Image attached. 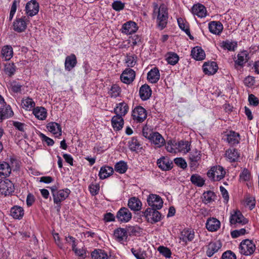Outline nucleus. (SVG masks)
<instances>
[{
    "mask_svg": "<svg viewBox=\"0 0 259 259\" xmlns=\"http://www.w3.org/2000/svg\"><path fill=\"white\" fill-rule=\"evenodd\" d=\"M123 122V118L120 116V115H116L114 116L111 119L112 125L114 129L116 131H119L122 128Z\"/></svg>",
    "mask_w": 259,
    "mask_h": 259,
    "instance_id": "obj_33",
    "label": "nucleus"
},
{
    "mask_svg": "<svg viewBox=\"0 0 259 259\" xmlns=\"http://www.w3.org/2000/svg\"><path fill=\"white\" fill-rule=\"evenodd\" d=\"M149 141L153 144L155 148H161L164 144L165 141L162 136L158 132H154L150 138Z\"/></svg>",
    "mask_w": 259,
    "mask_h": 259,
    "instance_id": "obj_11",
    "label": "nucleus"
},
{
    "mask_svg": "<svg viewBox=\"0 0 259 259\" xmlns=\"http://www.w3.org/2000/svg\"><path fill=\"white\" fill-rule=\"evenodd\" d=\"M248 59V55L246 51L240 52L237 55V59L235 61V64L242 66Z\"/></svg>",
    "mask_w": 259,
    "mask_h": 259,
    "instance_id": "obj_40",
    "label": "nucleus"
},
{
    "mask_svg": "<svg viewBox=\"0 0 259 259\" xmlns=\"http://www.w3.org/2000/svg\"><path fill=\"white\" fill-rule=\"evenodd\" d=\"M70 193V190L68 188H66L60 190L57 192L56 194H54L53 200L54 203L56 204L55 208L57 211H60L61 202L65 200L68 197Z\"/></svg>",
    "mask_w": 259,
    "mask_h": 259,
    "instance_id": "obj_3",
    "label": "nucleus"
},
{
    "mask_svg": "<svg viewBox=\"0 0 259 259\" xmlns=\"http://www.w3.org/2000/svg\"><path fill=\"white\" fill-rule=\"evenodd\" d=\"M159 78V71L156 67L152 69L147 74V79L151 83H156Z\"/></svg>",
    "mask_w": 259,
    "mask_h": 259,
    "instance_id": "obj_32",
    "label": "nucleus"
},
{
    "mask_svg": "<svg viewBox=\"0 0 259 259\" xmlns=\"http://www.w3.org/2000/svg\"><path fill=\"white\" fill-rule=\"evenodd\" d=\"M136 76L134 70L130 68L125 69L120 75L121 80L124 83L130 84L132 83Z\"/></svg>",
    "mask_w": 259,
    "mask_h": 259,
    "instance_id": "obj_10",
    "label": "nucleus"
},
{
    "mask_svg": "<svg viewBox=\"0 0 259 259\" xmlns=\"http://www.w3.org/2000/svg\"><path fill=\"white\" fill-rule=\"evenodd\" d=\"M138 30L137 24L133 21H128L122 25L121 32L126 34H131L135 33Z\"/></svg>",
    "mask_w": 259,
    "mask_h": 259,
    "instance_id": "obj_16",
    "label": "nucleus"
},
{
    "mask_svg": "<svg viewBox=\"0 0 259 259\" xmlns=\"http://www.w3.org/2000/svg\"><path fill=\"white\" fill-rule=\"evenodd\" d=\"M13 55V50L11 46H5L1 50V57L5 61L10 60Z\"/></svg>",
    "mask_w": 259,
    "mask_h": 259,
    "instance_id": "obj_28",
    "label": "nucleus"
},
{
    "mask_svg": "<svg viewBox=\"0 0 259 259\" xmlns=\"http://www.w3.org/2000/svg\"><path fill=\"white\" fill-rule=\"evenodd\" d=\"M174 162L178 166L182 168V169H185L187 167V162L183 158H176L174 159Z\"/></svg>",
    "mask_w": 259,
    "mask_h": 259,
    "instance_id": "obj_58",
    "label": "nucleus"
},
{
    "mask_svg": "<svg viewBox=\"0 0 259 259\" xmlns=\"http://www.w3.org/2000/svg\"><path fill=\"white\" fill-rule=\"evenodd\" d=\"M147 111L142 106H137L133 110V119L137 123H141L144 121L147 118Z\"/></svg>",
    "mask_w": 259,
    "mask_h": 259,
    "instance_id": "obj_6",
    "label": "nucleus"
},
{
    "mask_svg": "<svg viewBox=\"0 0 259 259\" xmlns=\"http://www.w3.org/2000/svg\"><path fill=\"white\" fill-rule=\"evenodd\" d=\"M255 249V245L252 241L249 239L243 240L240 244L239 250L241 254L247 256L252 254Z\"/></svg>",
    "mask_w": 259,
    "mask_h": 259,
    "instance_id": "obj_5",
    "label": "nucleus"
},
{
    "mask_svg": "<svg viewBox=\"0 0 259 259\" xmlns=\"http://www.w3.org/2000/svg\"><path fill=\"white\" fill-rule=\"evenodd\" d=\"M221 259H236V255L232 251L228 250L222 254Z\"/></svg>",
    "mask_w": 259,
    "mask_h": 259,
    "instance_id": "obj_56",
    "label": "nucleus"
},
{
    "mask_svg": "<svg viewBox=\"0 0 259 259\" xmlns=\"http://www.w3.org/2000/svg\"><path fill=\"white\" fill-rule=\"evenodd\" d=\"M220 222L214 218H209L206 223V229L211 232L217 231L220 228Z\"/></svg>",
    "mask_w": 259,
    "mask_h": 259,
    "instance_id": "obj_21",
    "label": "nucleus"
},
{
    "mask_svg": "<svg viewBox=\"0 0 259 259\" xmlns=\"http://www.w3.org/2000/svg\"><path fill=\"white\" fill-rule=\"evenodd\" d=\"M157 250L160 253L167 258H169L171 256V251L168 248L166 247L160 246L158 247Z\"/></svg>",
    "mask_w": 259,
    "mask_h": 259,
    "instance_id": "obj_54",
    "label": "nucleus"
},
{
    "mask_svg": "<svg viewBox=\"0 0 259 259\" xmlns=\"http://www.w3.org/2000/svg\"><path fill=\"white\" fill-rule=\"evenodd\" d=\"M115 239L119 242L126 241L127 238V234L126 229L119 228L115 229L113 234Z\"/></svg>",
    "mask_w": 259,
    "mask_h": 259,
    "instance_id": "obj_22",
    "label": "nucleus"
},
{
    "mask_svg": "<svg viewBox=\"0 0 259 259\" xmlns=\"http://www.w3.org/2000/svg\"><path fill=\"white\" fill-rule=\"evenodd\" d=\"M14 191V186L8 179L0 182V193L5 196L11 195Z\"/></svg>",
    "mask_w": 259,
    "mask_h": 259,
    "instance_id": "obj_7",
    "label": "nucleus"
},
{
    "mask_svg": "<svg viewBox=\"0 0 259 259\" xmlns=\"http://www.w3.org/2000/svg\"><path fill=\"white\" fill-rule=\"evenodd\" d=\"M154 132L151 129L149 128L147 126H145L143 127L142 131L143 136L146 139L149 140L150 137L152 135Z\"/></svg>",
    "mask_w": 259,
    "mask_h": 259,
    "instance_id": "obj_62",
    "label": "nucleus"
},
{
    "mask_svg": "<svg viewBox=\"0 0 259 259\" xmlns=\"http://www.w3.org/2000/svg\"><path fill=\"white\" fill-rule=\"evenodd\" d=\"M137 57L135 55L127 54L125 63L129 67H133L137 63Z\"/></svg>",
    "mask_w": 259,
    "mask_h": 259,
    "instance_id": "obj_49",
    "label": "nucleus"
},
{
    "mask_svg": "<svg viewBox=\"0 0 259 259\" xmlns=\"http://www.w3.org/2000/svg\"><path fill=\"white\" fill-rule=\"evenodd\" d=\"M89 188L91 194L93 196H95L99 193L100 187L98 184H92L90 185Z\"/></svg>",
    "mask_w": 259,
    "mask_h": 259,
    "instance_id": "obj_63",
    "label": "nucleus"
},
{
    "mask_svg": "<svg viewBox=\"0 0 259 259\" xmlns=\"http://www.w3.org/2000/svg\"><path fill=\"white\" fill-rule=\"evenodd\" d=\"M158 167L162 170H169L172 167V163L167 157H163L157 160Z\"/></svg>",
    "mask_w": 259,
    "mask_h": 259,
    "instance_id": "obj_23",
    "label": "nucleus"
},
{
    "mask_svg": "<svg viewBox=\"0 0 259 259\" xmlns=\"http://www.w3.org/2000/svg\"><path fill=\"white\" fill-rule=\"evenodd\" d=\"M15 71L16 66L14 63H8L5 65V72L6 74L9 76H12L15 73Z\"/></svg>",
    "mask_w": 259,
    "mask_h": 259,
    "instance_id": "obj_51",
    "label": "nucleus"
},
{
    "mask_svg": "<svg viewBox=\"0 0 259 259\" xmlns=\"http://www.w3.org/2000/svg\"><path fill=\"white\" fill-rule=\"evenodd\" d=\"M230 223L231 225H236L237 224L244 225L247 223V220L240 211L237 210L231 214L230 218Z\"/></svg>",
    "mask_w": 259,
    "mask_h": 259,
    "instance_id": "obj_12",
    "label": "nucleus"
},
{
    "mask_svg": "<svg viewBox=\"0 0 259 259\" xmlns=\"http://www.w3.org/2000/svg\"><path fill=\"white\" fill-rule=\"evenodd\" d=\"M225 174V170L220 165L211 167L207 173V176L213 181H220L224 178Z\"/></svg>",
    "mask_w": 259,
    "mask_h": 259,
    "instance_id": "obj_2",
    "label": "nucleus"
},
{
    "mask_svg": "<svg viewBox=\"0 0 259 259\" xmlns=\"http://www.w3.org/2000/svg\"><path fill=\"white\" fill-rule=\"evenodd\" d=\"M77 59L74 54H71L66 57L65 61V68L67 71L72 70L77 64Z\"/></svg>",
    "mask_w": 259,
    "mask_h": 259,
    "instance_id": "obj_25",
    "label": "nucleus"
},
{
    "mask_svg": "<svg viewBox=\"0 0 259 259\" xmlns=\"http://www.w3.org/2000/svg\"><path fill=\"white\" fill-rule=\"evenodd\" d=\"M251 177L250 171L247 168H244L240 174V181L242 182H246L249 181Z\"/></svg>",
    "mask_w": 259,
    "mask_h": 259,
    "instance_id": "obj_52",
    "label": "nucleus"
},
{
    "mask_svg": "<svg viewBox=\"0 0 259 259\" xmlns=\"http://www.w3.org/2000/svg\"><path fill=\"white\" fill-rule=\"evenodd\" d=\"M201 159L200 151L195 149L191 152L189 155V159L191 161V167L195 166L197 162Z\"/></svg>",
    "mask_w": 259,
    "mask_h": 259,
    "instance_id": "obj_37",
    "label": "nucleus"
},
{
    "mask_svg": "<svg viewBox=\"0 0 259 259\" xmlns=\"http://www.w3.org/2000/svg\"><path fill=\"white\" fill-rule=\"evenodd\" d=\"M194 238V232L193 230L189 229L183 230L180 235V239L187 243L188 241H191Z\"/></svg>",
    "mask_w": 259,
    "mask_h": 259,
    "instance_id": "obj_30",
    "label": "nucleus"
},
{
    "mask_svg": "<svg viewBox=\"0 0 259 259\" xmlns=\"http://www.w3.org/2000/svg\"><path fill=\"white\" fill-rule=\"evenodd\" d=\"M112 7L116 11L119 12L124 9V3L119 1H114L112 4Z\"/></svg>",
    "mask_w": 259,
    "mask_h": 259,
    "instance_id": "obj_57",
    "label": "nucleus"
},
{
    "mask_svg": "<svg viewBox=\"0 0 259 259\" xmlns=\"http://www.w3.org/2000/svg\"><path fill=\"white\" fill-rule=\"evenodd\" d=\"M215 196L214 193L211 191H207L203 194L202 201L205 204H207L213 200V197Z\"/></svg>",
    "mask_w": 259,
    "mask_h": 259,
    "instance_id": "obj_48",
    "label": "nucleus"
},
{
    "mask_svg": "<svg viewBox=\"0 0 259 259\" xmlns=\"http://www.w3.org/2000/svg\"><path fill=\"white\" fill-rule=\"evenodd\" d=\"M47 128L49 132L54 135L58 134L61 136L62 134L61 127L59 124L55 122H51L47 124Z\"/></svg>",
    "mask_w": 259,
    "mask_h": 259,
    "instance_id": "obj_34",
    "label": "nucleus"
},
{
    "mask_svg": "<svg viewBox=\"0 0 259 259\" xmlns=\"http://www.w3.org/2000/svg\"><path fill=\"white\" fill-rule=\"evenodd\" d=\"M23 106L26 107V109H30L35 106V103L31 98H27L22 101Z\"/></svg>",
    "mask_w": 259,
    "mask_h": 259,
    "instance_id": "obj_55",
    "label": "nucleus"
},
{
    "mask_svg": "<svg viewBox=\"0 0 259 259\" xmlns=\"http://www.w3.org/2000/svg\"><path fill=\"white\" fill-rule=\"evenodd\" d=\"M248 101L250 105L256 106L259 103L258 99L253 94H250L248 96Z\"/></svg>",
    "mask_w": 259,
    "mask_h": 259,
    "instance_id": "obj_64",
    "label": "nucleus"
},
{
    "mask_svg": "<svg viewBox=\"0 0 259 259\" xmlns=\"http://www.w3.org/2000/svg\"><path fill=\"white\" fill-rule=\"evenodd\" d=\"M142 205V202L138 198L133 197L128 200V206L132 210L138 211L140 210Z\"/></svg>",
    "mask_w": 259,
    "mask_h": 259,
    "instance_id": "obj_31",
    "label": "nucleus"
},
{
    "mask_svg": "<svg viewBox=\"0 0 259 259\" xmlns=\"http://www.w3.org/2000/svg\"><path fill=\"white\" fill-rule=\"evenodd\" d=\"M191 183L197 187H202L205 183V180L199 175L193 174L190 178Z\"/></svg>",
    "mask_w": 259,
    "mask_h": 259,
    "instance_id": "obj_42",
    "label": "nucleus"
},
{
    "mask_svg": "<svg viewBox=\"0 0 259 259\" xmlns=\"http://www.w3.org/2000/svg\"><path fill=\"white\" fill-rule=\"evenodd\" d=\"M91 256L93 259H107V253L102 249H95L91 253Z\"/></svg>",
    "mask_w": 259,
    "mask_h": 259,
    "instance_id": "obj_44",
    "label": "nucleus"
},
{
    "mask_svg": "<svg viewBox=\"0 0 259 259\" xmlns=\"http://www.w3.org/2000/svg\"><path fill=\"white\" fill-rule=\"evenodd\" d=\"M39 8V4L36 1H31L28 2L26 5V14L29 16H33L38 13Z\"/></svg>",
    "mask_w": 259,
    "mask_h": 259,
    "instance_id": "obj_15",
    "label": "nucleus"
},
{
    "mask_svg": "<svg viewBox=\"0 0 259 259\" xmlns=\"http://www.w3.org/2000/svg\"><path fill=\"white\" fill-rule=\"evenodd\" d=\"M120 88L117 84H113L109 92V94L112 98H116L118 97L120 94Z\"/></svg>",
    "mask_w": 259,
    "mask_h": 259,
    "instance_id": "obj_50",
    "label": "nucleus"
},
{
    "mask_svg": "<svg viewBox=\"0 0 259 259\" xmlns=\"http://www.w3.org/2000/svg\"><path fill=\"white\" fill-rule=\"evenodd\" d=\"M225 156L227 160L230 162H234L238 160L240 154L235 148H229L226 151Z\"/></svg>",
    "mask_w": 259,
    "mask_h": 259,
    "instance_id": "obj_20",
    "label": "nucleus"
},
{
    "mask_svg": "<svg viewBox=\"0 0 259 259\" xmlns=\"http://www.w3.org/2000/svg\"><path fill=\"white\" fill-rule=\"evenodd\" d=\"M192 12L194 15H196L200 18H204L206 16V9L202 4H197L194 5L192 8Z\"/></svg>",
    "mask_w": 259,
    "mask_h": 259,
    "instance_id": "obj_19",
    "label": "nucleus"
},
{
    "mask_svg": "<svg viewBox=\"0 0 259 259\" xmlns=\"http://www.w3.org/2000/svg\"><path fill=\"white\" fill-rule=\"evenodd\" d=\"M148 204L151 207L157 209H161L163 206V200L162 198L156 194H151L147 199Z\"/></svg>",
    "mask_w": 259,
    "mask_h": 259,
    "instance_id": "obj_8",
    "label": "nucleus"
},
{
    "mask_svg": "<svg viewBox=\"0 0 259 259\" xmlns=\"http://www.w3.org/2000/svg\"><path fill=\"white\" fill-rule=\"evenodd\" d=\"M116 217L119 222L127 223L131 220L132 214L127 208L123 207L117 211Z\"/></svg>",
    "mask_w": 259,
    "mask_h": 259,
    "instance_id": "obj_9",
    "label": "nucleus"
},
{
    "mask_svg": "<svg viewBox=\"0 0 259 259\" xmlns=\"http://www.w3.org/2000/svg\"><path fill=\"white\" fill-rule=\"evenodd\" d=\"M222 244L220 240L210 242L207 246L206 253L207 256L211 257L217 252L222 247Z\"/></svg>",
    "mask_w": 259,
    "mask_h": 259,
    "instance_id": "obj_14",
    "label": "nucleus"
},
{
    "mask_svg": "<svg viewBox=\"0 0 259 259\" xmlns=\"http://www.w3.org/2000/svg\"><path fill=\"white\" fill-rule=\"evenodd\" d=\"M208 28L212 33L219 35L222 32L223 26L219 21H212L209 23Z\"/></svg>",
    "mask_w": 259,
    "mask_h": 259,
    "instance_id": "obj_27",
    "label": "nucleus"
},
{
    "mask_svg": "<svg viewBox=\"0 0 259 259\" xmlns=\"http://www.w3.org/2000/svg\"><path fill=\"white\" fill-rule=\"evenodd\" d=\"M11 170V166L7 162L0 163V177L5 178L9 176Z\"/></svg>",
    "mask_w": 259,
    "mask_h": 259,
    "instance_id": "obj_36",
    "label": "nucleus"
},
{
    "mask_svg": "<svg viewBox=\"0 0 259 259\" xmlns=\"http://www.w3.org/2000/svg\"><path fill=\"white\" fill-rule=\"evenodd\" d=\"M246 233L245 229H241L239 230H235L231 232V235L232 238H236L241 235H244Z\"/></svg>",
    "mask_w": 259,
    "mask_h": 259,
    "instance_id": "obj_61",
    "label": "nucleus"
},
{
    "mask_svg": "<svg viewBox=\"0 0 259 259\" xmlns=\"http://www.w3.org/2000/svg\"><path fill=\"white\" fill-rule=\"evenodd\" d=\"M115 170L120 174H124L127 169V165L123 161H120L116 163L114 166Z\"/></svg>",
    "mask_w": 259,
    "mask_h": 259,
    "instance_id": "obj_46",
    "label": "nucleus"
},
{
    "mask_svg": "<svg viewBox=\"0 0 259 259\" xmlns=\"http://www.w3.org/2000/svg\"><path fill=\"white\" fill-rule=\"evenodd\" d=\"M11 215L16 219H21L24 215V210L22 207L15 206L11 209Z\"/></svg>",
    "mask_w": 259,
    "mask_h": 259,
    "instance_id": "obj_38",
    "label": "nucleus"
},
{
    "mask_svg": "<svg viewBox=\"0 0 259 259\" xmlns=\"http://www.w3.org/2000/svg\"><path fill=\"white\" fill-rule=\"evenodd\" d=\"M151 94L152 91L150 87L147 84L142 85L140 88L139 95L141 99L143 101L149 99L151 96Z\"/></svg>",
    "mask_w": 259,
    "mask_h": 259,
    "instance_id": "obj_24",
    "label": "nucleus"
},
{
    "mask_svg": "<svg viewBox=\"0 0 259 259\" xmlns=\"http://www.w3.org/2000/svg\"><path fill=\"white\" fill-rule=\"evenodd\" d=\"M227 141L231 145H235L239 143L240 135L234 131H231L227 135Z\"/></svg>",
    "mask_w": 259,
    "mask_h": 259,
    "instance_id": "obj_29",
    "label": "nucleus"
},
{
    "mask_svg": "<svg viewBox=\"0 0 259 259\" xmlns=\"http://www.w3.org/2000/svg\"><path fill=\"white\" fill-rule=\"evenodd\" d=\"M191 55L192 57L196 60H202L205 57V53L204 50L198 46L192 49Z\"/></svg>",
    "mask_w": 259,
    "mask_h": 259,
    "instance_id": "obj_26",
    "label": "nucleus"
},
{
    "mask_svg": "<svg viewBox=\"0 0 259 259\" xmlns=\"http://www.w3.org/2000/svg\"><path fill=\"white\" fill-rule=\"evenodd\" d=\"M113 172V169L112 167L104 166L101 167L99 176L100 179L103 180L111 176Z\"/></svg>",
    "mask_w": 259,
    "mask_h": 259,
    "instance_id": "obj_35",
    "label": "nucleus"
},
{
    "mask_svg": "<svg viewBox=\"0 0 259 259\" xmlns=\"http://www.w3.org/2000/svg\"><path fill=\"white\" fill-rule=\"evenodd\" d=\"M33 113L39 120H44L47 117L46 109L44 107H37L34 108Z\"/></svg>",
    "mask_w": 259,
    "mask_h": 259,
    "instance_id": "obj_39",
    "label": "nucleus"
},
{
    "mask_svg": "<svg viewBox=\"0 0 259 259\" xmlns=\"http://www.w3.org/2000/svg\"><path fill=\"white\" fill-rule=\"evenodd\" d=\"M218 69V66L215 62H205L203 65V71L205 74H214Z\"/></svg>",
    "mask_w": 259,
    "mask_h": 259,
    "instance_id": "obj_18",
    "label": "nucleus"
},
{
    "mask_svg": "<svg viewBox=\"0 0 259 259\" xmlns=\"http://www.w3.org/2000/svg\"><path fill=\"white\" fill-rule=\"evenodd\" d=\"M13 115V112L9 105L0 109V116L2 120L10 117Z\"/></svg>",
    "mask_w": 259,
    "mask_h": 259,
    "instance_id": "obj_41",
    "label": "nucleus"
},
{
    "mask_svg": "<svg viewBox=\"0 0 259 259\" xmlns=\"http://www.w3.org/2000/svg\"><path fill=\"white\" fill-rule=\"evenodd\" d=\"M22 85L16 81H13L11 82L10 87L12 91L14 93L20 92L21 90Z\"/></svg>",
    "mask_w": 259,
    "mask_h": 259,
    "instance_id": "obj_60",
    "label": "nucleus"
},
{
    "mask_svg": "<svg viewBox=\"0 0 259 259\" xmlns=\"http://www.w3.org/2000/svg\"><path fill=\"white\" fill-rule=\"evenodd\" d=\"M159 209L154 207L147 208L145 211L143 212L144 216L147 220L151 223H156L161 220V215L157 210Z\"/></svg>",
    "mask_w": 259,
    "mask_h": 259,
    "instance_id": "obj_4",
    "label": "nucleus"
},
{
    "mask_svg": "<svg viewBox=\"0 0 259 259\" xmlns=\"http://www.w3.org/2000/svg\"><path fill=\"white\" fill-rule=\"evenodd\" d=\"M27 21L25 16L17 18L13 23L14 30L18 32L24 31L27 27Z\"/></svg>",
    "mask_w": 259,
    "mask_h": 259,
    "instance_id": "obj_13",
    "label": "nucleus"
},
{
    "mask_svg": "<svg viewBox=\"0 0 259 259\" xmlns=\"http://www.w3.org/2000/svg\"><path fill=\"white\" fill-rule=\"evenodd\" d=\"M221 47L225 50H228L230 51H234L237 47V43L236 41L226 40L221 43Z\"/></svg>",
    "mask_w": 259,
    "mask_h": 259,
    "instance_id": "obj_43",
    "label": "nucleus"
},
{
    "mask_svg": "<svg viewBox=\"0 0 259 259\" xmlns=\"http://www.w3.org/2000/svg\"><path fill=\"white\" fill-rule=\"evenodd\" d=\"M154 11L153 15L157 16L158 26L161 29H164L167 24L168 19L167 9L165 5L163 4L160 5L159 7L156 3L153 4Z\"/></svg>",
    "mask_w": 259,
    "mask_h": 259,
    "instance_id": "obj_1",
    "label": "nucleus"
},
{
    "mask_svg": "<svg viewBox=\"0 0 259 259\" xmlns=\"http://www.w3.org/2000/svg\"><path fill=\"white\" fill-rule=\"evenodd\" d=\"M126 230L127 233H128L130 236L139 235L142 233V229L138 226H127L126 227Z\"/></svg>",
    "mask_w": 259,
    "mask_h": 259,
    "instance_id": "obj_47",
    "label": "nucleus"
},
{
    "mask_svg": "<svg viewBox=\"0 0 259 259\" xmlns=\"http://www.w3.org/2000/svg\"><path fill=\"white\" fill-rule=\"evenodd\" d=\"M179 60V56L175 53L169 52L167 54L166 61L170 65H176Z\"/></svg>",
    "mask_w": 259,
    "mask_h": 259,
    "instance_id": "obj_45",
    "label": "nucleus"
},
{
    "mask_svg": "<svg viewBox=\"0 0 259 259\" xmlns=\"http://www.w3.org/2000/svg\"><path fill=\"white\" fill-rule=\"evenodd\" d=\"M129 107L127 103L123 101L116 104L114 109V113L120 116H124L128 112Z\"/></svg>",
    "mask_w": 259,
    "mask_h": 259,
    "instance_id": "obj_17",
    "label": "nucleus"
},
{
    "mask_svg": "<svg viewBox=\"0 0 259 259\" xmlns=\"http://www.w3.org/2000/svg\"><path fill=\"white\" fill-rule=\"evenodd\" d=\"M179 146L181 149V150L183 151L185 153L188 152L190 150V144L188 141H181L179 142Z\"/></svg>",
    "mask_w": 259,
    "mask_h": 259,
    "instance_id": "obj_59",
    "label": "nucleus"
},
{
    "mask_svg": "<svg viewBox=\"0 0 259 259\" xmlns=\"http://www.w3.org/2000/svg\"><path fill=\"white\" fill-rule=\"evenodd\" d=\"M140 146L139 142L137 138L133 137L131 140L128 142V147L131 150L135 151Z\"/></svg>",
    "mask_w": 259,
    "mask_h": 259,
    "instance_id": "obj_53",
    "label": "nucleus"
}]
</instances>
